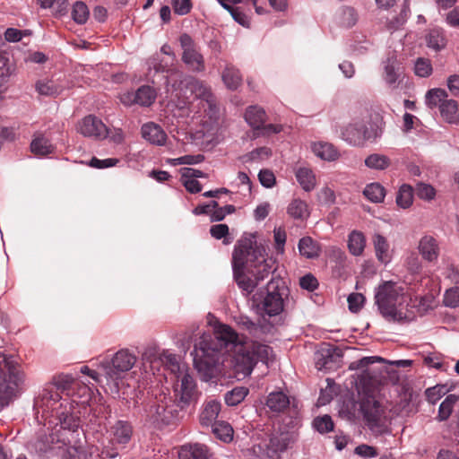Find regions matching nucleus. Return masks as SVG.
Segmentation results:
<instances>
[{
	"label": "nucleus",
	"instance_id": "nucleus-10",
	"mask_svg": "<svg viewBox=\"0 0 459 459\" xmlns=\"http://www.w3.org/2000/svg\"><path fill=\"white\" fill-rule=\"evenodd\" d=\"M178 384L174 392L180 410L195 402L198 397V390L195 378L187 371L181 372L177 377Z\"/></svg>",
	"mask_w": 459,
	"mask_h": 459
},
{
	"label": "nucleus",
	"instance_id": "nucleus-40",
	"mask_svg": "<svg viewBox=\"0 0 459 459\" xmlns=\"http://www.w3.org/2000/svg\"><path fill=\"white\" fill-rule=\"evenodd\" d=\"M365 165L370 169L385 170L391 165V160L380 153H372L365 159Z\"/></svg>",
	"mask_w": 459,
	"mask_h": 459
},
{
	"label": "nucleus",
	"instance_id": "nucleus-4",
	"mask_svg": "<svg viewBox=\"0 0 459 459\" xmlns=\"http://www.w3.org/2000/svg\"><path fill=\"white\" fill-rule=\"evenodd\" d=\"M83 394L79 395L80 400L68 397H62L57 392H46L41 397L44 411L56 417L64 429L75 432L81 426L79 404L84 405L91 398V389L87 386L82 388Z\"/></svg>",
	"mask_w": 459,
	"mask_h": 459
},
{
	"label": "nucleus",
	"instance_id": "nucleus-60",
	"mask_svg": "<svg viewBox=\"0 0 459 459\" xmlns=\"http://www.w3.org/2000/svg\"><path fill=\"white\" fill-rule=\"evenodd\" d=\"M119 162L118 159L116 158H108L104 160H100L98 158H92L89 165L92 168L96 169H106L116 166Z\"/></svg>",
	"mask_w": 459,
	"mask_h": 459
},
{
	"label": "nucleus",
	"instance_id": "nucleus-2",
	"mask_svg": "<svg viewBox=\"0 0 459 459\" xmlns=\"http://www.w3.org/2000/svg\"><path fill=\"white\" fill-rule=\"evenodd\" d=\"M265 247L249 235L238 241L232 255V267L238 286L246 295L274 272V260L266 257Z\"/></svg>",
	"mask_w": 459,
	"mask_h": 459
},
{
	"label": "nucleus",
	"instance_id": "nucleus-17",
	"mask_svg": "<svg viewBox=\"0 0 459 459\" xmlns=\"http://www.w3.org/2000/svg\"><path fill=\"white\" fill-rule=\"evenodd\" d=\"M418 250L424 260L432 263L439 256V243L433 236L424 235L419 241Z\"/></svg>",
	"mask_w": 459,
	"mask_h": 459
},
{
	"label": "nucleus",
	"instance_id": "nucleus-61",
	"mask_svg": "<svg viewBox=\"0 0 459 459\" xmlns=\"http://www.w3.org/2000/svg\"><path fill=\"white\" fill-rule=\"evenodd\" d=\"M408 18V11L406 9L402 10L401 13L395 17L394 19L391 20L388 24L387 28L390 31H394L399 30L407 21Z\"/></svg>",
	"mask_w": 459,
	"mask_h": 459
},
{
	"label": "nucleus",
	"instance_id": "nucleus-5",
	"mask_svg": "<svg viewBox=\"0 0 459 459\" xmlns=\"http://www.w3.org/2000/svg\"><path fill=\"white\" fill-rule=\"evenodd\" d=\"M285 292L283 281L281 279H272L264 289L253 295L252 307L261 316H277L283 310Z\"/></svg>",
	"mask_w": 459,
	"mask_h": 459
},
{
	"label": "nucleus",
	"instance_id": "nucleus-38",
	"mask_svg": "<svg viewBox=\"0 0 459 459\" xmlns=\"http://www.w3.org/2000/svg\"><path fill=\"white\" fill-rule=\"evenodd\" d=\"M31 152L38 156H45L50 154L54 151V146L49 140L43 135L36 136L30 143Z\"/></svg>",
	"mask_w": 459,
	"mask_h": 459
},
{
	"label": "nucleus",
	"instance_id": "nucleus-24",
	"mask_svg": "<svg viewBox=\"0 0 459 459\" xmlns=\"http://www.w3.org/2000/svg\"><path fill=\"white\" fill-rule=\"evenodd\" d=\"M298 248L299 254L307 259L316 258L320 255L319 244L311 237L301 238L299 241Z\"/></svg>",
	"mask_w": 459,
	"mask_h": 459
},
{
	"label": "nucleus",
	"instance_id": "nucleus-37",
	"mask_svg": "<svg viewBox=\"0 0 459 459\" xmlns=\"http://www.w3.org/2000/svg\"><path fill=\"white\" fill-rule=\"evenodd\" d=\"M222 81L230 90H236L242 82L239 71L232 65H227L222 73Z\"/></svg>",
	"mask_w": 459,
	"mask_h": 459
},
{
	"label": "nucleus",
	"instance_id": "nucleus-45",
	"mask_svg": "<svg viewBox=\"0 0 459 459\" xmlns=\"http://www.w3.org/2000/svg\"><path fill=\"white\" fill-rule=\"evenodd\" d=\"M426 104L429 108H433L436 107L440 108V104L444 100H447V93L443 89H431L426 93Z\"/></svg>",
	"mask_w": 459,
	"mask_h": 459
},
{
	"label": "nucleus",
	"instance_id": "nucleus-52",
	"mask_svg": "<svg viewBox=\"0 0 459 459\" xmlns=\"http://www.w3.org/2000/svg\"><path fill=\"white\" fill-rule=\"evenodd\" d=\"M182 73L178 72V71H174L172 72L169 76H168V79H167V91L168 93H170L171 94V97H175V98H178L179 99L180 97V94H179V86L177 87V81L178 79L181 78L182 77Z\"/></svg>",
	"mask_w": 459,
	"mask_h": 459
},
{
	"label": "nucleus",
	"instance_id": "nucleus-14",
	"mask_svg": "<svg viewBox=\"0 0 459 459\" xmlns=\"http://www.w3.org/2000/svg\"><path fill=\"white\" fill-rule=\"evenodd\" d=\"M78 131L84 136L104 138L108 135V129L100 119L95 116L85 117L78 126Z\"/></svg>",
	"mask_w": 459,
	"mask_h": 459
},
{
	"label": "nucleus",
	"instance_id": "nucleus-58",
	"mask_svg": "<svg viewBox=\"0 0 459 459\" xmlns=\"http://www.w3.org/2000/svg\"><path fill=\"white\" fill-rule=\"evenodd\" d=\"M258 179L261 185L266 188H271L275 185V176L270 169H261L258 174Z\"/></svg>",
	"mask_w": 459,
	"mask_h": 459
},
{
	"label": "nucleus",
	"instance_id": "nucleus-21",
	"mask_svg": "<svg viewBox=\"0 0 459 459\" xmlns=\"http://www.w3.org/2000/svg\"><path fill=\"white\" fill-rule=\"evenodd\" d=\"M372 243L377 259L384 264H387L392 260V251L385 237L376 233L372 238Z\"/></svg>",
	"mask_w": 459,
	"mask_h": 459
},
{
	"label": "nucleus",
	"instance_id": "nucleus-28",
	"mask_svg": "<svg viewBox=\"0 0 459 459\" xmlns=\"http://www.w3.org/2000/svg\"><path fill=\"white\" fill-rule=\"evenodd\" d=\"M359 19L358 13L356 10L351 6L342 7L336 13V21L337 23L343 28H351L353 27Z\"/></svg>",
	"mask_w": 459,
	"mask_h": 459
},
{
	"label": "nucleus",
	"instance_id": "nucleus-42",
	"mask_svg": "<svg viewBox=\"0 0 459 459\" xmlns=\"http://www.w3.org/2000/svg\"><path fill=\"white\" fill-rule=\"evenodd\" d=\"M459 401V396L456 394H449L446 397V399L441 403L439 409L437 419L440 421L446 420L451 415L455 403Z\"/></svg>",
	"mask_w": 459,
	"mask_h": 459
},
{
	"label": "nucleus",
	"instance_id": "nucleus-56",
	"mask_svg": "<svg viewBox=\"0 0 459 459\" xmlns=\"http://www.w3.org/2000/svg\"><path fill=\"white\" fill-rule=\"evenodd\" d=\"M347 301L350 311L356 313L362 307L365 297L360 293H351L348 296Z\"/></svg>",
	"mask_w": 459,
	"mask_h": 459
},
{
	"label": "nucleus",
	"instance_id": "nucleus-62",
	"mask_svg": "<svg viewBox=\"0 0 459 459\" xmlns=\"http://www.w3.org/2000/svg\"><path fill=\"white\" fill-rule=\"evenodd\" d=\"M180 174H181L180 181L188 192H190L192 194L201 192L202 186L197 180H195V178H185L183 176V173H180Z\"/></svg>",
	"mask_w": 459,
	"mask_h": 459
},
{
	"label": "nucleus",
	"instance_id": "nucleus-3",
	"mask_svg": "<svg viewBox=\"0 0 459 459\" xmlns=\"http://www.w3.org/2000/svg\"><path fill=\"white\" fill-rule=\"evenodd\" d=\"M415 301L405 289L386 281L375 289V304L380 314L389 321H411L415 316Z\"/></svg>",
	"mask_w": 459,
	"mask_h": 459
},
{
	"label": "nucleus",
	"instance_id": "nucleus-16",
	"mask_svg": "<svg viewBox=\"0 0 459 459\" xmlns=\"http://www.w3.org/2000/svg\"><path fill=\"white\" fill-rule=\"evenodd\" d=\"M403 74V68L395 52H390L384 62V80L391 87H395Z\"/></svg>",
	"mask_w": 459,
	"mask_h": 459
},
{
	"label": "nucleus",
	"instance_id": "nucleus-59",
	"mask_svg": "<svg viewBox=\"0 0 459 459\" xmlns=\"http://www.w3.org/2000/svg\"><path fill=\"white\" fill-rule=\"evenodd\" d=\"M446 393L443 385H436L426 390V396L429 403H436Z\"/></svg>",
	"mask_w": 459,
	"mask_h": 459
},
{
	"label": "nucleus",
	"instance_id": "nucleus-64",
	"mask_svg": "<svg viewBox=\"0 0 459 459\" xmlns=\"http://www.w3.org/2000/svg\"><path fill=\"white\" fill-rule=\"evenodd\" d=\"M424 363L429 367L436 369L443 368V359L441 355L437 353H429L424 356Z\"/></svg>",
	"mask_w": 459,
	"mask_h": 459
},
{
	"label": "nucleus",
	"instance_id": "nucleus-53",
	"mask_svg": "<svg viewBox=\"0 0 459 459\" xmlns=\"http://www.w3.org/2000/svg\"><path fill=\"white\" fill-rule=\"evenodd\" d=\"M318 201L325 205H332L335 203L336 196L333 188L328 186H323L317 193Z\"/></svg>",
	"mask_w": 459,
	"mask_h": 459
},
{
	"label": "nucleus",
	"instance_id": "nucleus-51",
	"mask_svg": "<svg viewBox=\"0 0 459 459\" xmlns=\"http://www.w3.org/2000/svg\"><path fill=\"white\" fill-rule=\"evenodd\" d=\"M416 194L419 198L426 201H431L436 196L435 188L426 183H418L416 186Z\"/></svg>",
	"mask_w": 459,
	"mask_h": 459
},
{
	"label": "nucleus",
	"instance_id": "nucleus-7",
	"mask_svg": "<svg viewBox=\"0 0 459 459\" xmlns=\"http://www.w3.org/2000/svg\"><path fill=\"white\" fill-rule=\"evenodd\" d=\"M136 362V357L128 350H120L114 354L111 360L101 362L107 384L110 385L112 393L118 394V380L122 375L129 371Z\"/></svg>",
	"mask_w": 459,
	"mask_h": 459
},
{
	"label": "nucleus",
	"instance_id": "nucleus-36",
	"mask_svg": "<svg viewBox=\"0 0 459 459\" xmlns=\"http://www.w3.org/2000/svg\"><path fill=\"white\" fill-rule=\"evenodd\" d=\"M219 4L227 11H231L234 4L245 2H251L257 14L263 15L269 13V10L263 0H217Z\"/></svg>",
	"mask_w": 459,
	"mask_h": 459
},
{
	"label": "nucleus",
	"instance_id": "nucleus-29",
	"mask_svg": "<svg viewBox=\"0 0 459 459\" xmlns=\"http://www.w3.org/2000/svg\"><path fill=\"white\" fill-rule=\"evenodd\" d=\"M366 247V238L361 231L352 230L348 237V249L355 256L362 255Z\"/></svg>",
	"mask_w": 459,
	"mask_h": 459
},
{
	"label": "nucleus",
	"instance_id": "nucleus-33",
	"mask_svg": "<svg viewBox=\"0 0 459 459\" xmlns=\"http://www.w3.org/2000/svg\"><path fill=\"white\" fill-rule=\"evenodd\" d=\"M287 212L296 220H305L309 216L308 205L301 199H293L287 208Z\"/></svg>",
	"mask_w": 459,
	"mask_h": 459
},
{
	"label": "nucleus",
	"instance_id": "nucleus-47",
	"mask_svg": "<svg viewBox=\"0 0 459 459\" xmlns=\"http://www.w3.org/2000/svg\"><path fill=\"white\" fill-rule=\"evenodd\" d=\"M90 15L87 5L82 2H76L73 6L72 17L79 24H83L88 21Z\"/></svg>",
	"mask_w": 459,
	"mask_h": 459
},
{
	"label": "nucleus",
	"instance_id": "nucleus-39",
	"mask_svg": "<svg viewBox=\"0 0 459 459\" xmlns=\"http://www.w3.org/2000/svg\"><path fill=\"white\" fill-rule=\"evenodd\" d=\"M190 90L200 100L203 105H207L212 108V100L210 90L201 82L193 81L190 83Z\"/></svg>",
	"mask_w": 459,
	"mask_h": 459
},
{
	"label": "nucleus",
	"instance_id": "nucleus-44",
	"mask_svg": "<svg viewBox=\"0 0 459 459\" xmlns=\"http://www.w3.org/2000/svg\"><path fill=\"white\" fill-rule=\"evenodd\" d=\"M413 202V190L409 185H403L396 195V204L403 209L409 208Z\"/></svg>",
	"mask_w": 459,
	"mask_h": 459
},
{
	"label": "nucleus",
	"instance_id": "nucleus-15",
	"mask_svg": "<svg viewBox=\"0 0 459 459\" xmlns=\"http://www.w3.org/2000/svg\"><path fill=\"white\" fill-rule=\"evenodd\" d=\"M133 432V427L130 422L126 420H117L109 429L110 443L113 446H125L130 442Z\"/></svg>",
	"mask_w": 459,
	"mask_h": 459
},
{
	"label": "nucleus",
	"instance_id": "nucleus-54",
	"mask_svg": "<svg viewBox=\"0 0 459 459\" xmlns=\"http://www.w3.org/2000/svg\"><path fill=\"white\" fill-rule=\"evenodd\" d=\"M415 74L420 77H428L432 73V65L429 60L418 58L414 65Z\"/></svg>",
	"mask_w": 459,
	"mask_h": 459
},
{
	"label": "nucleus",
	"instance_id": "nucleus-30",
	"mask_svg": "<svg viewBox=\"0 0 459 459\" xmlns=\"http://www.w3.org/2000/svg\"><path fill=\"white\" fill-rule=\"evenodd\" d=\"M385 195V187L377 182L368 184L363 190V195L374 204L383 203Z\"/></svg>",
	"mask_w": 459,
	"mask_h": 459
},
{
	"label": "nucleus",
	"instance_id": "nucleus-8",
	"mask_svg": "<svg viewBox=\"0 0 459 459\" xmlns=\"http://www.w3.org/2000/svg\"><path fill=\"white\" fill-rule=\"evenodd\" d=\"M22 381L23 374L15 367L13 359L4 356L0 361V407L9 404Z\"/></svg>",
	"mask_w": 459,
	"mask_h": 459
},
{
	"label": "nucleus",
	"instance_id": "nucleus-46",
	"mask_svg": "<svg viewBox=\"0 0 459 459\" xmlns=\"http://www.w3.org/2000/svg\"><path fill=\"white\" fill-rule=\"evenodd\" d=\"M161 359L162 362L169 368L171 373L176 375V377L178 375H181V372L187 371L184 365L179 364L177 356L173 353L169 351L163 352Z\"/></svg>",
	"mask_w": 459,
	"mask_h": 459
},
{
	"label": "nucleus",
	"instance_id": "nucleus-6",
	"mask_svg": "<svg viewBox=\"0 0 459 459\" xmlns=\"http://www.w3.org/2000/svg\"><path fill=\"white\" fill-rule=\"evenodd\" d=\"M170 397H162L144 410L143 418L146 424L163 428L175 424L179 420L180 409Z\"/></svg>",
	"mask_w": 459,
	"mask_h": 459
},
{
	"label": "nucleus",
	"instance_id": "nucleus-11",
	"mask_svg": "<svg viewBox=\"0 0 459 459\" xmlns=\"http://www.w3.org/2000/svg\"><path fill=\"white\" fill-rule=\"evenodd\" d=\"M360 411L368 427L374 432H381L385 410L374 397L368 396L360 403Z\"/></svg>",
	"mask_w": 459,
	"mask_h": 459
},
{
	"label": "nucleus",
	"instance_id": "nucleus-31",
	"mask_svg": "<svg viewBox=\"0 0 459 459\" xmlns=\"http://www.w3.org/2000/svg\"><path fill=\"white\" fill-rule=\"evenodd\" d=\"M290 404L289 397L283 392H273L268 395L266 405L275 412L285 410Z\"/></svg>",
	"mask_w": 459,
	"mask_h": 459
},
{
	"label": "nucleus",
	"instance_id": "nucleus-34",
	"mask_svg": "<svg viewBox=\"0 0 459 459\" xmlns=\"http://www.w3.org/2000/svg\"><path fill=\"white\" fill-rule=\"evenodd\" d=\"M376 362H382V363H388L390 365H394L396 367H409L411 365V360L409 359H399V360H393L388 361L382 357L379 356H370V357H364L359 361L356 362V368H364L368 366L374 364Z\"/></svg>",
	"mask_w": 459,
	"mask_h": 459
},
{
	"label": "nucleus",
	"instance_id": "nucleus-20",
	"mask_svg": "<svg viewBox=\"0 0 459 459\" xmlns=\"http://www.w3.org/2000/svg\"><path fill=\"white\" fill-rule=\"evenodd\" d=\"M143 137L150 143L162 146L167 142V134L162 127L153 122H149L143 125L141 128Z\"/></svg>",
	"mask_w": 459,
	"mask_h": 459
},
{
	"label": "nucleus",
	"instance_id": "nucleus-35",
	"mask_svg": "<svg viewBox=\"0 0 459 459\" xmlns=\"http://www.w3.org/2000/svg\"><path fill=\"white\" fill-rule=\"evenodd\" d=\"M36 90L40 95L56 97L63 91V87L53 80H39L36 83Z\"/></svg>",
	"mask_w": 459,
	"mask_h": 459
},
{
	"label": "nucleus",
	"instance_id": "nucleus-27",
	"mask_svg": "<svg viewBox=\"0 0 459 459\" xmlns=\"http://www.w3.org/2000/svg\"><path fill=\"white\" fill-rule=\"evenodd\" d=\"M212 432L217 439L223 443H230L234 437L232 426L224 420H218L212 427Z\"/></svg>",
	"mask_w": 459,
	"mask_h": 459
},
{
	"label": "nucleus",
	"instance_id": "nucleus-43",
	"mask_svg": "<svg viewBox=\"0 0 459 459\" xmlns=\"http://www.w3.org/2000/svg\"><path fill=\"white\" fill-rule=\"evenodd\" d=\"M248 394V389L244 386H238L228 391L224 395L227 405L236 406L239 404Z\"/></svg>",
	"mask_w": 459,
	"mask_h": 459
},
{
	"label": "nucleus",
	"instance_id": "nucleus-41",
	"mask_svg": "<svg viewBox=\"0 0 459 459\" xmlns=\"http://www.w3.org/2000/svg\"><path fill=\"white\" fill-rule=\"evenodd\" d=\"M136 104L143 107L151 106L156 100L155 90L148 85L141 86L136 91Z\"/></svg>",
	"mask_w": 459,
	"mask_h": 459
},
{
	"label": "nucleus",
	"instance_id": "nucleus-12",
	"mask_svg": "<svg viewBox=\"0 0 459 459\" xmlns=\"http://www.w3.org/2000/svg\"><path fill=\"white\" fill-rule=\"evenodd\" d=\"M179 43L182 48V61L184 64L194 72L204 71V56L194 39L188 34L184 33L179 37Z\"/></svg>",
	"mask_w": 459,
	"mask_h": 459
},
{
	"label": "nucleus",
	"instance_id": "nucleus-50",
	"mask_svg": "<svg viewBox=\"0 0 459 459\" xmlns=\"http://www.w3.org/2000/svg\"><path fill=\"white\" fill-rule=\"evenodd\" d=\"M272 154L271 150L267 147H260L257 148L251 152L244 155L241 160L244 163H247L249 161H256L264 158L270 157Z\"/></svg>",
	"mask_w": 459,
	"mask_h": 459
},
{
	"label": "nucleus",
	"instance_id": "nucleus-19",
	"mask_svg": "<svg viewBox=\"0 0 459 459\" xmlns=\"http://www.w3.org/2000/svg\"><path fill=\"white\" fill-rule=\"evenodd\" d=\"M82 384V383L81 381L74 379V377L72 375H62L56 380V388L44 390L42 396L46 394V392H57L59 394V390L62 392H66L67 396H74L76 395L74 393V388L76 387L79 388L77 394L79 396L80 394L82 395L83 394L82 388L83 386H86L85 385H82L81 386Z\"/></svg>",
	"mask_w": 459,
	"mask_h": 459
},
{
	"label": "nucleus",
	"instance_id": "nucleus-18",
	"mask_svg": "<svg viewBox=\"0 0 459 459\" xmlns=\"http://www.w3.org/2000/svg\"><path fill=\"white\" fill-rule=\"evenodd\" d=\"M221 409V404L217 400H209L204 403L202 405L200 414H199V422L203 427H212L219 416V413Z\"/></svg>",
	"mask_w": 459,
	"mask_h": 459
},
{
	"label": "nucleus",
	"instance_id": "nucleus-49",
	"mask_svg": "<svg viewBox=\"0 0 459 459\" xmlns=\"http://www.w3.org/2000/svg\"><path fill=\"white\" fill-rule=\"evenodd\" d=\"M204 156L202 154L197 155H184L178 158L175 159H169L168 160V163L171 166H178V165H194V164H199L202 161H204Z\"/></svg>",
	"mask_w": 459,
	"mask_h": 459
},
{
	"label": "nucleus",
	"instance_id": "nucleus-63",
	"mask_svg": "<svg viewBox=\"0 0 459 459\" xmlns=\"http://www.w3.org/2000/svg\"><path fill=\"white\" fill-rule=\"evenodd\" d=\"M174 12L178 15L188 13L192 8L191 0H173Z\"/></svg>",
	"mask_w": 459,
	"mask_h": 459
},
{
	"label": "nucleus",
	"instance_id": "nucleus-32",
	"mask_svg": "<svg viewBox=\"0 0 459 459\" xmlns=\"http://www.w3.org/2000/svg\"><path fill=\"white\" fill-rule=\"evenodd\" d=\"M427 46L436 51L443 49L446 46V38L444 30L439 28H434L426 35Z\"/></svg>",
	"mask_w": 459,
	"mask_h": 459
},
{
	"label": "nucleus",
	"instance_id": "nucleus-13",
	"mask_svg": "<svg viewBox=\"0 0 459 459\" xmlns=\"http://www.w3.org/2000/svg\"><path fill=\"white\" fill-rule=\"evenodd\" d=\"M340 135L351 146H363L369 138V132L364 121H354L342 126Z\"/></svg>",
	"mask_w": 459,
	"mask_h": 459
},
{
	"label": "nucleus",
	"instance_id": "nucleus-48",
	"mask_svg": "<svg viewBox=\"0 0 459 459\" xmlns=\"http://www.w3.org/2000/svg\"><path fill=\"white\" fill-rule=\"evenodd\" d=\"M313 427L321 434L330 432L333 429V422L331 416L325 414L316 417L313 420Z\"/></svg>",
	"mask_w": 459,
	"mask_h": 459
},
{
	"label": "nucleus",
	"instance_id": "nucleus-9",
	"mask_svg": "<svg viewBox=\"0 0 459 459\" xmlns=\"http://www.w3.org/2000/svg\"><path fill=\"white\" fill-rule=\"evenodd\" d=\"M245 120L253 129V138L269 136L271 134L280 133L282 129L281 125H264L266 114L264 110L258 106H251L247 108L245 112Z\"/></svg>",
	"mask_w": 459,
	"mask_h": 459
},
{
	"label": "nucleus",
	"instance_id": "nucleus-25",
	"mask_svg": "<svg viewBox=\"0 0 459 459\" xmlns=\"http://www.w3.org/2000/svg\"><path fill=\"white\" fill-rule=\"evenodd\" d=\"M295 176L304 191L310 192L316 187V178L311 169L300 167L296 170Z\"/></svg>",
	"mask_w": 459,
	"mask_h": 459
},
{
	"label": "nucleus",
	"instance_id": "nucleus-26",
	"mask_svg": "<svg viewBox=\"0 0 459 459\" xmlns=\"http://www.w3.org/2000/svg\"><path fill=\"white\" fill-rule=\"evenodd\" d=\"M440 114L442 117L450 124L459 123V108L458 103L455 100H444L440 104Z\"/></svg>",
	"mask_w": 459,
	"mask_h": 459
},
{
	"label": "nucleus",
	"instance_id": "nucleus-57",
	"mask_svg": "<svg viewBox=\"0 0 459 459\" xmlns=\"http://www.w3.org/2000/svg\"><path fill=\"white\" fill-rule=\"evenodd\" d=\"M273 238L275 242V248L278 253L283 254L284 252V246L286 243V231L284 229L279 227L275 228L273 230Z\"/></svg>",
	"mask_w": 459,
	"mask_h": 459
},
{
	"label": "nucleus",
	"instance_id": "nucleus-23",
	"mask_svg": "<svg viewBox=\"0 0 459 459\" xmlns=\"http://www.w3.org/2000/svg\"><path fill=\"white\" fill-rule=\"evenodd\" d=\"M178 459H209L207 446L202 444H187L180 447Z\"/></svg>",
	"mask_w": 459,
	"mask_h": 459
},
{
	"label": "nucleus",
	"instance_id": "nucleus-22",
	"mask_svg": "<svg viewBox=\"0 0 459 459\" xmlns=\"http://www.w3.org/2000/svg\"><path fill=\"white\" fill-rule=\"evenodd\" d=\"M312 152L325 161H334L339 159L340 152L333 144L327 142H315L311 143Z\"/></svg>",
	"mask_w": 459,
	"mask_h": 459
},
{
	"label": "nucleus",
	"instance_id": "nucleus-55",
	"mask_svg": "<svg viewBox=\"0 0 459 459\" xmlns=\"http://www.w3.org/2000/svg\"><path fill=\"white\" fill-rule=\"evenodd\" d=\"M443 302L446 307H459V288L454 287L447 290L444 295Z\"/></svg>",
	"mask_w": 459,
	"mask_h": 459
},
{
	"label": "nucleus",
	"instance_id": "nucleus-1",
	"mask_svg": "<svg viewBox=\"0 0 459 459\" xmlns=\"http://www.w3.org/2000/svg\"><path fill=\"white\" fill-rule=\"evenodd\" d=\"M214 339L210 333H203L191 352L195 368L204 381H211L223 374L222 349L234 352L230 365L243 377L249 376L258 361L268 365L273 359L270 346L256 342H242L238 333L227 325L218 324L214 327Z\"/></svg>",
	"mask_w": 459,
	"mask_h": 459
}]
</instances>
